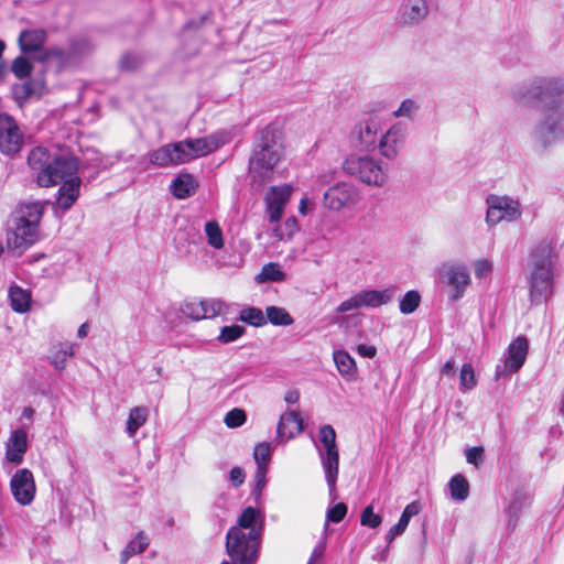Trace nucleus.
Masks as SVG:
<instances>
[{
  "label": "nucleus",
  "mask_w": 564,
  "mask_h": 564,
  "mask_svg": "<svg viewBox=\"0 0 564 564\" xmlns=\"http://www.w3.org/2000/svg\"><path fill=\"white\" fill-rule=\"evenodd\" d=\"M47 202L35 200L20 204L13 214L12 226L7 234V247L22 252L40 239V224Z\"/></svg>",
  "instance_id": "obj_2"
},
{
  "label": "nucleus",
  "mask_w": 564,
  "mask_h": 564,
  "mask_svg": "<svg viewBox=\"0 0 564 564\" xmlns=\"http://www.w3.org/2000/svg\"><path fill=\"white\" fill-rule=\"evenodd\" d=\"M441 375L446 377H453L455 375V361L453 359L447 360L441 368Z\"/></svg>",
  "instance_id": "obj_61"
},
{
  "label": "nucleus",
  "mask_w": 564,
  "mask_h": 564,
  "mask_svg": "<svg viewBox=\"0 0 564 564\" xmlns=\"http://www.w3.org/2000/svg\"><path fill=\"white\" fill-rule=\"evenodd\" d=\"M245 333V328L240 325L224 326L220 329L218 340L221 343H231L240 338Z\"/></svg>",
  "instance_id": "obj_46"
},
{
  "label": "nucleus",
  "mask_w": 564,
  "mask_h": 564,
  "mask_svg": "<svg viewBox=\"0 0 564 564\" xmlns=\"http://www.w3.org/2000/svg\"><path fill=\"white\" fill-rule=\"evenodd\" d=\"M532 138L541 148L564 139V111L560 106L547 107L544 120L534 128Z\"/></svg>",
  "instance_id": "obj_9"
},
{
  "label": "nucleus",
  "mask_w": 564,
  "mask_h": 564,
  "mask_svg": "<svg viewBox=\"0 0 564 564\" xmlns=\"http://www.w3.org/2000/svg\"><path fill=\"white\" fill-rule=\"evenodd\" d=\"M137 554L132 546L130 544H128L126 546V549L121 552V557H120V561H121V564H126L128 562V560L132 556Z\"/></svg>",
  "instance_id": "obj_63"
},
{
  "label": "nucleus",
  "mask_w": 564,
  "mask_h": 564,
  "mask_svg": "<svg viewBox=\"0 0 564 564\" xmlns=\"http://www.w3.org/2000/svg\"><path fill=\"white\" fill-rule=\"evenodd\" d=\"M11 70L19 79L28 77L32 72V64L24 56H18L13 59Z\"/></svg>",
  "instance_id": "obj_41"
},
{
  "label": "nucleus",
  "mask_w": 564,
  "mask_h": 564,
  "mask_svg": "<svg viewBox=\"0 0 564 564\" xmlns=\"http://www.w3.org/2000/svg\"><path fill=\"white\" fill-rule=\"evenodd\" d=\"M421 510H422L421 503H420L419 501H413V502L409 503V505L404 508V510H403V512H402L401 517H403L406 521H409V522H410V520H411L414 516L419 514Z\"/></svg>",
  "instance_id": "obj_57"
},
{
  "label": "nucleus",
  "mask_w": 564,
  "mask_h": 564,
  "mask_svg": "<svg viewBox=\"0 0 564 564\" xmlns=\"http://www.w3.org/2000/svg\"><path fill=\"white\" fill-rule=\"evenodd\" d=\"M10 306L15 313H28L31 310L32 294L31 291L22 289L17 284L10 285L8 290Z\"/></svg>",
  "instance_id": "obj_27"
},
{
  "label": "nucleus",
  "mask_w": 564,
  "mask_h": 564,
  "mask_svg": "<svg viewBox=\"0 0 564 564\" xmlns=\"http://www.w3.org/2000/svg\"><path fill=\"white\" fill-rule=\"evenodd\" d=\"M382 523V518L380 514L375 513V509L372 505L367 506L360 516V524L362 527L377 529Z\"/></svg>",
  "instance_id": "obj_40"
},
{
  "label": "nucleus",
  "mask_w": 564,
  "mask_h": 564,
  "mask_svg": "<svg viewBox=\"0 0 564 564\" xmlns=\"http://www.w3.org/2000/svg\"><path fill=\"white\" fill-rule=\"evenodd\" d=\"M30 173L40 187L50 188L78 172L77 159L56 147H35L26 158Z\"/></svg>",
  "instance_id": "obj_1"
},
{
  "label": "nucleus",
  "mask_w": 564,
  "mask_h": 564,
  "mask_svg": "<svg viewBox=\"0 0 564 564\" xmlns=\"http://www.w3.org/2000/svg\"><path fill=\"white\" fill-rule=\"evenodd\" d=\"M314 202L305 194L299 204V213L303 216L311 214L314 210Z\"/></svg>",
  "instance_id": "obj_59"
},
{
  "label": "nucleus",
  "mask_w": 564,
  "mask_h": 564,
  "mask_svg": "<svg viewBox=\"0 0 564 564\" xmlns=\"http://www.w3.org/2000/svg\"><path fill=\"white\" fill-rule=\"evenodd\" d=\"M303 431V420L300 414L295 411H288L280 417L276 434L280 442H288Z\"/></svg>",
  "instance_id": "obj_24"
},
{
  "label": "nucleus",
  "mask_w": 564,
  "mask_h": 564,
  "mask_svg": "<svg viewBox=\"0 0 564 564\" xmlns=\"http://www.w3.org/2000/svg\"><path fill=\"white\" fill-rule=\"evenodd\" d=\"M28 449V434L22 429H17L11 432L7 443H6V455L3 460V467L7 468V465H10V468L13 466L20 465Z\"/></svg>",
  "instance_id": "obj_20"
},
{
  "label": "nucleus",
  "mask_w": 564,
  "mask_h": 564,
  "mask_svg": "<svg viewBox=\"0 0 564 564\" xmlns=\"http://www.w3.org/2000/svg\"><path fill=\"white\" fill-rule=\"evenodd\" d=\"M239 318L241 322L260 327L267 324V318L263 312L258 307H246L240 311Z\"/></svg>",
  "instance_id": "obj_37"
},
{
  "label": "nucleus",
  "mask_w": 564,
  "mask_h": 564,
  "mask_svg": "<svg viewBox=\"0 0 564 564\" xmlns=\"http://www.w3.org/2000/svg\"><path fill=\"white\" fill-rule=\"evenodd\" d=\"M448 488L452 499L456 501H464L469 495V484L467 479L460 474L452 477L448 482Z\"/></svg>",
  "instance_id": "obj_32"
},
{
  "label": "nucleus",
  "mask_w": 564,
  "mask_h": 564,
  "mask_svg": "<svg viewBox=\"0 0 564 564\" xmlns=\"http://www.w3.org/2000/svg\"><path fill=\"white\" fill-rule=\"evenodd\" d=\"M421 510H422L421 503H420L419 501H413V502L409 503V505L404 508V510H403V512H402L401 517H403L406 521H409V522H410V520H411L414 516L419 514Z\"/></svg>",
  "instance_id": "obj_58"
},
{
  "label": "nucleus",
  "mask_w": 564,
  "mask_h": 564,
  "mask_svg": "<svg viewBox=\"0 0 564 564\" xmlns=\"http://www.w3.org/2000/svg\"><path fill=\"white\" fill-rule=\"evenodd\" d=\"M47 39V33L44 29H28L23 30L19 37L18 44L22 53L41 55L44 43Z\"/></svg>",
  "instance_id": "obj_22"
},
{
  "label": "nucleus",
  "mask_w": 564,
  "mask_h": 564,
  "mask_svg": "<svg viewBox=\"0 0 564 564\" xmlns=\"http://www.w3.org/2000/svg\"><path fill=\"white\" fill-rule=\"evenodd\" d=\"M405 138V127L401 123H394L387 131H382L376 149L379 150L383 158L394 160L401 152Z\"/></svg>",
  "instance_id": "obj_18"
},
{
  "label": "nucleus",
  "mask_w": 564,
  "mask_h": 564,
  "mask_svg": "<svg viewBox=\"0 0 564 564\" xmlns=\"http://www.w3.org/2000/svg\"><path fill=\"white\" fill-rule=\"evenodd\" d=\"M438 275L441 279L446 280V283L451 286V299L453 301L462 299L471 284L467 267L458 262L444 263L438 269Z\"/></svg>",
  "instance_id": "obj_12"
},
{
  "label": "nucleus",
  "mask_w": 564,
  "mask_h": 564,
  "mask_svg": "<svg viewBox=\"0 0 564 564\" xmlns=\"http://www.w3.org/2000/svg\"><path fill=\"white\" fill-rule=\"evenodd\" d=\"M149 411L144 406H135L130 410L126 432L133 437L138 430L143 426L148 420Z\"/></svg>",
  "instance_id": "obj_30"
},
{
  "label": "nucleus",
  "mask_w": 564,
  "mask_h": 564,
  "mask_svg": "<svg viewBox=\"0 0 564 564\" xmlns=\"http://www.w3.org/2000/svg\"><path fill=\"white\" fill-rule=\"evenodd\" d=\"M492 262L488 259H478L473 263L475 276L477 279L487 278L492 271Z\"/></svg>",
  "instance_id": "obj_50"
},
{
  "label": "nucleus",
  "mask_w": 564,
  "mask_h": 564,
  "mask_svg": "<svg viewBox=\"0 0 564 564\" xmlns=\"http://www.w3.org/2000/svg\"><path fill=\"white\" fill-rule=\"evenodd\" d=\"M329 495L336 499V481L339 471V451L336 444V432L326 424L319 429L318 442H315Z\"/></svg>",
  "instance_id": "obj_5"
},
{
  "label": "nucleus",
  "mask_w": 564,
  "mask_h": 564,
  "mask_svg": "<svg viewBox=\"0 0 564 564\" xmlns=\"http://www.w3.org/2000/svg\"><path fill=\"white\" fill-rule=\"evenodd\" d=\"M230 140V133L228 131L220 130L204 138L178 141L177 150L184 164L216 151Z\"/></svg>",
  "instance_id": "obj_8"
},
{
  "label": "nucleus",
  "mask_w": 564,
  "mask_h": 564,
  "mask_svg": "<svg viewBox=\"0 0 564 564\" xmlns=\"http://www.w3.org/2000/svg\"><path fill=\"white\" fill-rule=\"evenodd\" d=\"M246 473L241 467H234L229 473V481L234 487H239L243 484Z\"/></svg>",
  "instance_id": "obj_56"
},
{
  "label": "nucleus",
  "mask_w": 564,
  "mask_h": 564,
  "mask_svg": "<svg viewBox=\"0 0 564 564\" xmlns=\"http://www.w3.org/2000/svg\"><path fill=\"white\" fill-rule=\"evenodd\" d=\"M478 383L474 367L470 362L464 364L459 371V390L465 393L476 388Z\"/></svg>",
  "instance_id": "obj_33"
},
{
  "label": "nucleus",
  "mask_w": 564,
  "mask_h": 564,
  "mask_svg": "<svg viewBox=\"0 0 564 564\" xmlns=\"http://www.w3.org/2000/svg\"><path fill=\"white\" fill-rule=\"evenodd\" d=\"M205 235L207 242L215 249H221L224 247V236L220 226L217 221L209 220L205 224Z\"/></svg>",
  "instance_id": "obj_34"
},
{
  "label": "nucleus",
  "mask_w": 564,
  "mask_h": 564,
  "mask_svg": "<svg viewBox=\"0 0 564 564\" xmlns=\"http://www.w3.org/2000/svg\"><path fill=\"white\" fill-rule=\"evenodd\" d=\"M361 308V305H360V301H359V297L356 294L351 295L350 297H348L347 300L343 301L336 308V314L337 316L335 317L334 322L335 323H340L343 317H340L339 315L340 314H345V313H348V312H352V311H356V310H359Z\"/></svg>",
  "instance_id": "obj_44"
},
{
  "label": "nucleus",
  "mask_w": 564,
  "mask_h": 564,
  "mask_svg": "<svg viewBox=\"0 0 564 564\" xmlns=\"http://www.w3.org/2000/svg\"><path fill=\"white\" fill-rule=\"evenodd\" d=\"M59 184L61 187L56 195V209H61L65 213L77 202L80 193L82 180L78 176V172H75L70 176L62 180Z\"/></svg>",
  "instance_id": "obj_21"
},
{
  "label": "nucleus",
  "mask_w": 564,
  "mask_h": 564,
  "mask_svg": "<svg viewBox=\"0 0 564 564\" xmlns=\"http://www.w3.org/2000/svg\"><path fill=\"white\" fill-rule=\"evenodd\" d=\"M382 128L383 121L378 115H368L354 127L351 141L355 147L361 150H375L382 133Z\"/></svg>",
  "instance_id": "obj_11"
},
{
  "label": "nucleus",
  "mask_w": 564,
  "mask_h": 564,
  "mask_svg": "<svg viewBox=\"0 0 564 564\" xmlns=\"http://www.w3.org/2000/svg\"><path fill=\"white\" fill-rule=\"evenodd\" d=\"M253 457L257 463V467L268 468V464L271 459V446L269 443H260L256 445L253 451Z\"/></svg>",
  "instance_id": "obj_42"
},
{
  "label": "nucleus",
  "mask_w": 564,
  "mask_h": 564,
  "mask_svg": "<svg viewBox=\"0 0 564 564\" xmlns=\"http://www.w3.org/2000/svg\"><path fill=\"white\" fill-rule=\"evenodd\" d=\"M344 171L371 187H383L388 182V169L381 160L371 155H350L343 164Z\"/></svg>",
  "instance_id": "obj_6"
},
{
  "label": "nucleus",
  "mask_w": 564,
  "mask_h": 564,
  "mask_svg": "<svg viewBox=\"0 0 564 564\" xmlns=\"http://www.w3.org/2000/svg\"><path fill=\"white\" fill-rule=\"evenodd\" d=\"M529 343L524 336H518L508 346L502 365L496 367V378L509 376L519 371L528 356Z\"/></svg>",
  "instance_id": "obj_13"
},
{
  "label": "nucleus",
  "mask_w": 564,
  "mask_h": 564,
  "mask_svg": "<svg viewBox=\"0 0 564 564\" xmlns=\"http://www.w3.org/2000/svg\"><path fill=\"white\" fill-rule=\"evenodd\" d=\"M265 313L267 322L269 321L273 325L289 326L293 324V318L283 307L268 306Z\"/></svg>",
  "instance_id": "obj_35"
},
{
  "label": "nucleus",
  "mask_w": 564,
  "mask_h": 564,
  "mask_svg": "<svg viewBox=\"0 0 564 564\" xmlns=\"http://www.w3.org/2000/svg\"><path fill=\"white\" fill-rule=\"evenodd\" d=\"M482 448L481 447H471V448H468L466 449L465 452V455H466V460L469 463V464H473L475 466H478L481 460H482Z\"/></svg>",
  "instance_id": "obj_54"
},
{
  "label": "nucleus",
  "mask_w": 564,
  "mask_h": 564,
  "mask_svg": "<svg viewBox=\"0 0 564 564\" xmlns=\"http://www.w3.org/2000/svg\"><path fill=\"white\" fill-rule=\"evenodd\" d=\"M333 359L337 371L346 381H355L358 377L356 360L344 349L333 352Z\"/></svg>",
  "instance_id": "obj_25"
},
{
  "label": "nucleus",
  "mask_w": 564,
  "mask_h": 564,
  "mask_svg": "<svg viewBox=\"0 0 564 564\" xmlns=\"http://www.w3.org/2000/svg\"><path fill=\"white\" fill-rule=\"evenodd\" d=\"M246 420V412L242 409L235 408L225 415L224 422L228 427L236 429L243 425Z\"/></svg>",
  "instance_id": "obj_47"
},
{
  "label": "nucleus",
  "mask_w": 564,
  "mask_h": 564,
  "mask_svg": "<svg viewBox=\"0 0 564 564\" xmlns=\"http://www.w3.org/2000/svg\"><path fill=\"white\" fill-rule=\"evenodd\" d=\"M486 204V221L489 226H496L501 221H516L522 215L520 203L508 196L489 195Z\"/></svg>",
  "instance_id": "obj_10"
},
{
  "label": "nucleus",
  "mask_w": 564,
  "mask_h": 564,
  "mask_svg": "<svg viewBox=\"0 0 564 564\" xmlns=\"http://www.w3.org/2000/svg\"><path fill=\"white\" fill-rule=\"evenodd\" d=\"M429 13L426 0H402L395 19L402 26H416L427 18Z\"/></svg>",
  "instance_id": "obj_19"
},
{
  "label": "nucleus",
  "mask_w": 564,
  "mask_h": 564,
  "mask_svg": "<svg viewBox=\"0 0 564 564\" xmlns=\"http://www.w3.org/2000/svg\"><path fill=\"white\" fill-rule=\"evenodd\" d=\"M182 311L186 316L195 321L206 318V312H203V304L200 301L186 302Z\"/></svg>",
  "instance_id": "obj_48"
},
{
  "label": "nucleus",
  "mask_w": 564,
  "mask_h": 564,
  "mask_svg": "<svg viewBox=\"0 0 564 564\" xmlns=\"http://www.w3.org/2000/svg\"><path fill=\"white\" fill-rule=\"evenodd\" d=\"M200 303L203 304V312H206V318H213L226 312V304L219 300L207 299L202 300Z\"/></svg>",
  "instance_id": "obj_43"
},
{
  "label": "nucleus",
  "mask_w": 564,
  "mask_h": 564,
  "mask_svg": "<svg viewBox=\"0 0 564 564\" xmlns=\"http://www.w3.org/2000/svg\"><path fill=\"white\" fill-rule=\"evenodd\" d=\"M236 528H241V531L251 529H259L260 535L263 530V517L261 512L252 507H247L238 519V525Z\"/></svg>",
  "instance_id": "obj_29"
},
{
  "label": "nucleus",
  "mask_w": 564,
  "mask_h": 564,
  "mask_svg": "<svg viewBox=\"0 0 564 564\" xmlns=\"http://www.w3.org/2000/svg\"><path fill=\"white\" fill-rule=\"evenodd\" d=\"M294 192V187L290 184H283L280 186H271L265 196V213L271 224L280 223L284 208L290 202V198Z\"/></svg>",
  "instance_id": "obj_16"
},
{
  "label": "nucleus",
  "mask_w": 564,
  "mask_h": 564,
  "mask_svg": "<svg viewBox=\"0 0 564 564\" xmlns=\"http://www.w3.org/2000/svg\"><path fill=\"white\" fill-rule=\"evenodd\" d=\"M359 356L373 358L377 355V348L372 345L359 344L356 348Z\"/></svg>",
  "instance_id": "obj_60"
},
{
  "label": "nucleus",
  "mask_w": 564,
  "mask_h": 564,
  "mask_svg": "<svg viewBox=\"0 0 564 564\" xmlns=\"http://www.w3.org/2000/svg\"><path fill=\"white\" fill-rule=\"evenodd\" d=\"M419 109L420 105L417 101L413 99H405L401 102L400 107L393 111V116L397 118L412 119Z\"/></svg>",
  "instance_id": "obj_45"
},
{
  "label": "nucleus",
  "mask_w": 564,
  "mask_h": 564,
  "mask_svg": "<svg viewBox=\"0 0 564 564\" xmlns=\"http://www.w3.org/2000/svg\"><path fill=\"white\" fill-rule=\"evenodd\" d=\"M361 307L376 308L387 304L392 299L390 290H362L357 293Z\"/></svg>",
  "instance_id": "obj_28"
},
{
  "label": "nucleus",
  "mask_w": 564,
  "mask_h": 564,
  "mask_svg": "<svg viewBox=\"0 0 564 564\" xmlns=\"http://www.w3.org/2000/svg\"><path fill=\"white\" fill-rule=\"evenodd\" d=\"M421 303V295L417 291H408L400 301V312L402 314H412Z\"/></svg>",
  "instance_id": "obj_39"
},
{
  "label": "nucleus",
  "mask_w": 564,
  "mask_h": 564,
  "mask_svg": "<svg viewBox=\"0 0 564 564\" xmlns=\"http://www.w3.org/2000/svg\"><path fill=\"white\" fill-rule=\"evenodd\" d=\"M88 330H89V325L88 323H84L79 326L78 330H77V335L79 338H85L88 334Z\"/></svg>",
  "instance_id": "obj_64"
},
{
  "label": "nucleus",
  "mask_w": 564,
  "mask_h": 564,
  "mask_svg": "<svg viewBox=\"0 0 564 564\" xmlns=\"http://www.w3.org/2000/svg\"><path fill=\"white\" fill-rule=\"evenodd\" d=\"M267 470L268 468L257 467L254 474V492L260 495L267 484Z\"/></svg>",
  "instance_id": "obj_53"
},
{
  "label": "nucleus",
  "mask_w": 564,
  "mask_h": 564,
  "mask_svg": "<svg viewBox=\"0 0 564 564\" xmlns=\"http://www.w3.org/2000/svg\"><path fill=\"white\" fill-rule=\"evenodd\" d=\"M529 297L533 305L546 302L553 293L554 252L549 242L538 245L531 253Z\"/></svg>",
  "instance_id": "obj_3"
},
{
  "label": "nucleus",
  "mask_w": 564,
  "mask_h": 564,
  "mask_svg": "<svg viewBox=\"0 0 564 564\" xmlns=\"http://www.w3.org/2000/svg\"><path fill=\"white\" fill-rule=\"evenodd\" d=\"M300 400V393L297 390L293 389V390H289L285 395H284V401L288 403V404H295L297 403Z\"/></svg>",
  "instance_id": "obj_62"
},
{
  "label": "nucleus",
  "mask_w": 564,
  "mask_h": 564,
  "mask_svg": "<svg viewBox=\"0 0 564 564\" xmlns=\"http://www.w3.org/2000/svg\"><path fill=\"white\" fill-rule=\"evenodd\" d=\"M149 163L156 167H169L183 164L177 142L164 144L148 153Z\"/></svg>",
  "instance_id": "obj_23"
},
{
  "label": "nucleus",
  "mask_w": 564,
  "mask_h": 564,
  "mask_svg": "<svg viewBox=\"0 0 564 564\" xmlns=\"http://www.w3.org/2000/svg\"><path fill=\"white\" fill-rule=\"evenodd\" d=\"M24 144V135L15 120L0 113V151L6 155L19 153Z\"/></svg>",
  "instance_id": "obj_15"
},
{
  "label": "nucleus",
  "mask_w": 564,
  "mask_h": 564,
  "mask_svg": "<svg viewBox=\"0 0 564 564\" xmlns=\"http://www.w3.org/2000/svg\"><path fill=\"white\" fill-rule=\"evenodd\" d=\"M297 230V220L294 216H291L283 224H274L271 237L276 241L290 240Z\"/></svg>",
  "instance_id": "obj_31"
},
{
  "label": "nucleus",
  "mask_w": 564,
  "mask_h": 564,
  "mask_svg": "<svg viewBox=\"0 0 564 564\" xmlns=\"http://www.w3.org/2000/svg\"><path fill=\"white\" fill-rule=\"evenodd\" d=\"M409 521H406L403 517H400L397 524H394L387 533L386 540L390 543L397 536L401 535L408 528Z\"/></svg>",
  "instance_id": "obj_52"
},
{
  "label": "nucleus",
  "mask_w": 564,
  "mask_h": 564,
  "mask_svg": "<svg viewBox=\"0 0 564 564\" xmlns=\"http://www.w3.org/2000/svg\"><path fill=\"white\" fill-rule=\"evenodd\" d=\"M198 183L189 173H180L171 183L170 189L177 199H185L195 194Z\"/></svg>",
  "instance_id": "obj_26"
},
{
  "label": "nucleus",
  "mask_w": 564,
  "mask_h": 564,
  "mask_svg": "<svg viewBox=\"0 0 564 564\" xmlns=\"http://www.w3.org/2000/svg\"><path fill=\"white\" fill-rule=\"evenodd\" d=\"M129 544L132 546L133 551L139 554L148 547L149 539L143 533H139Z\"/></svg>",
  "instance_id": "obj_55"
},
{
  "label": "nucleus",
  "mask_w": 564,
  "mask_h": 564,
  "mask_svg": "<svg viewBox=\"0 0 564 564\" xmlns=\"http://www.w3.org/2000/svg\"><path fill=\"white\" fill-rule=\"evenodd\" d=\"M10 491L20 506L31 505L36 494L35 480L31 470L18 469L10 480Z\"/></svg>",
  "instance_id": "obj_17"
},
{
  "label": "nucleus",
  "mask_w": 564,
  "mask_h": 564,
  "mask_svg": "<svg viewBox=\"0 0 564 564\" xmlns=\"http://www.w3.org/2000/svg\"><path fill=\"white\" fill-rule=\"evenodd\" d=\"M75 354V345L72 343L59 344L58 349L52 356V364L58 370L66 367V361Z\"/></svg>",
  "instance_id": "obj_36"
},
{
  "label": "nucleus",
  "mask_w": 564,
  "mask_h": 564,
  "mask_svg": "<svg viewBox=\"0 0 564 564\" xmlns=\"http://www.w3.org/2000/svg\"><path fill=\"white\" fill-rule=\"evenodd\" d=\"M260 538L259 529L245 532L241 528H231L226 539L229 557L235 564H253L258 558Z\"/></svg>",
  "instance_id": "obj_7"
},
{
  "label": "nucleus",
  "mask_w": 564,
  "mask_h": 564,
  "mask_svg": "<svg viewBox=\"0 0 564 564\" xmlns=\"http://www.w3.org/2000/svg\"><path fill=\"white\" fill-rule=\"evenodd\" d=\"M37 59L41 62L57 61L58 63H63L66 59V54L59 47H48L43 48L41 55L37 56Z\"/></svg>",
  "instance_id": "obj_49"
},
{
  "label": "nucleus",
  "mask_w": 564,
  "mask_h": 564,
  "mask_svg": "<svg viewBox=\"0 0 564 564\" xmlns=\"http://www.w3.org/2000/svg\"><path fill=\"white\" fill-rule=\"evenodd\" d=\"M347 514V506L344 502H338L327 510L326 519L328 522H340Z\"/></svg>",
  "instance_id": "obj_51"
},
{
  "label": "nucleus",
  "mask_w": 564,
  "mask_h": 564,
  "mask_svg": "<svg viewBox=\"0 0 564 564\" xmlns=\"http://www.w3.org/2000/svg\"><path fill=\"white\" fill-rule=\"evenodd\" d=\"M324 206L333 212H340L355 206L359 200L357 187L350 183H337L324 193Z\"/></svg>",
  "instance_id": "obj_14"
},
{
  "label": "nucleus",
  "mask_w": 564,
  "mask_h": 564,
  "mask_svg": "<svg viewBox=\"0 0 564 564\" xmlns=\"http://www.w3.org/2000/svg\"><path fill=\"white\" fill-rule=\"evenodd\" d=\"M283 156V147L271 129H264L249 161V172L261 182L272 177L275 166Z\"/></svg>",
  "instance_id": "obj_4"
},
{
  "label": "nucleus",
  "mask_w": 564,
  "mask_h": 564,
  "mask_svg": "<svg viewBox=\"0 0 564 564\" xmlns=\"http://www.w3.org/2000/svg\"><path fill=\"white\" fill-rule=\"evenodd\" d=\"M282 280H284V273L280 269V265L273 262L265 264L261 272L256 276V281L258 283H263L267 281L279 282Z\"/></svg>",
  "instance_id": "obj_38"
}]
</instances>
